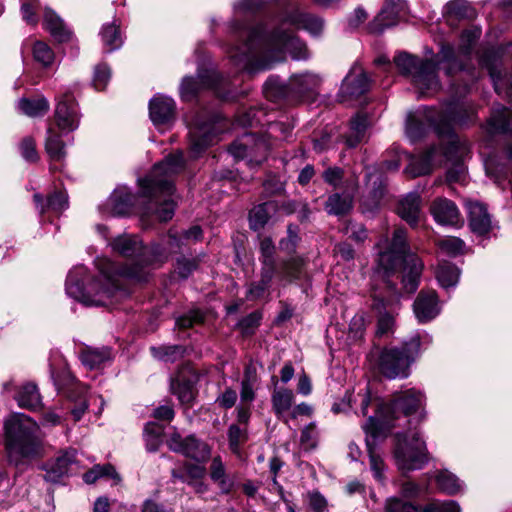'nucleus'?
Masks as SVG:
<instances>
[{
  "mask_svg": "<svg viewBox=\"0 0 512 512\" xmlns=\"http://www.w3.org/2000/svg\"><path fill=\"white\" fill-rule=\"evenodd\" d=\"M290 25L304 29L313 36L322 33L324 23L321 18L305 13L298 8L287 11L277 27L268 28L259 23L249 29L233 23L232 29L246 39L240 45L229 50L233 64L242 71L257 73L271 69L275 64L286 60L287 54L294 60L309 58L307 46L293 31L286 29Z\"/></svg>",
  "mask_w": 512,
  "mask_h": 512,
  "instance_id": "nucleus-1",
  "label": "nucleus"
},
{
  "mask_svg": "<svg viewBox=\"0 0 512 512\" xmlns=\"http://www.w3.org/2000/svg\"><path fill=\"white\" fill-rule=\"evenodd\" d=\"M112 250L119 255L130 257H145L131 267L118 269L115 264L107 258L96 260L99 270L98 278H90L87 269L82 266H75L68 274L66 280L67 294L83 303L86 306H106L112 302V298L121 287L120 279L130 278L137 281L146 279L148 272L144 269L143 263H147L146 257L150 254L154 262H163L166 254L158 244H154L149 250L145 249L142 241L136 235L123 234L109 242Z\"/></svg>",
  "mask_w": 512,
  "mask_h": 512,
  "instance_id": "nucleus-2",
  "label": "nucleus"
},
{
  "mask_svg": "<svg viewBox=\"0 0 512 512\" xmlns=\"http://www.w3.org/2000/svg\"><path fill=\"white\" fill-rule=\"evenodd\" d=\"M357 397L360 401L361 415L367 417L362 427L374 439L379 437L383 430L394 427V421L401 415L406 417L416 412L425 401L422 392L415 389L396 393L390 404H384L380 398L372 395L368 387L359 392Z\"/></svg>",
  "mask_w": 512,
  "mask_h": 512,
  "instance_id": "nucleus-3",
  "label": "nucleus"
},
{
  "mask_svg": "<svg viewBox=\"0 0 512 512\" xmlns=\"http://www.w3.org/2000/svg\"><path fill=\"white\" fill-rule=\"evenodd\" d=\"M183 167V153L176 151L156 164L147 178L139 180L142 193L150 198L143 216L155 214L156 218L163 222L172 219L175 204L168 198L174 191L170 177L180 172Z\"/></svg>",
  "mask_w": 512,
  "mask_h": 512,
  "instance_id": "nucleus-4",
  "label": "nucleus"
},
{
  "mask_svg": "<svg viewBox=\"0 0 512 512\" xmlns=\"http://www.w3.org/2000/svg\"><path fill=\"white\" fill-rule=\"evenodd\" d=\"M376 247L378 249L377 273L382 271L384 275H388L403 265V288L407 293H414L419 285L423 263L416 254L409 251L405 229H395L391 241L384 238L376 244Z\"/></svg>",
  "mask_w": 512,
  "mask_h": 512,
  "instance_id": "nucleus-5",
  "label": "nucleus"
},
{
  "mask_svg": "<svg viewBox=\"0 0 512 512\" xmlns=\"http://www.w3.org/2000/svg\"><path fill=\"white\" fill-rule=\"evenodd\" d=\"M397 68L402 74L411 77L413 85L422 95L436 92L440 83L437 77V66L446 64L448 75L460 70L455 50L450 45H443L435 56V59H420L407 53H400L394 58Z\"/></svg>",
  "mask_w": 512,
  "mask_h": 512,
  "instance_id": "nucleus-6",
  "label": "nucleus"
},
{
  "mask_svg": "<svg viewBox=\"0 0 512 512\" xmlns=\"http://www.w3.org/2000/svg\"><path fill=\"white\" fill-rule=\"evenodd\" d=\"M5 449L9 462L16 467L40 457L43 452L39 425L25 414H15L5 421Z\"/></svg>",
  "mask_w": 512,
  "mask_h": 512,
  "instance_id": "nucleus-7",
  "label": "nucleus"
},
{
  "mask_svg": "<svg viewBox=\"0 0 512 512\" xmlns=\"http://www.w3.org/2000/svg\"><path fill=\"white\" fill-rule=\"evenodd\" d=\"M468 152L466 143L461 142L454 133L440 147H433L418 158H413L405 171L411 177L429 174L434 167L444 161L453 162V166L447 171L448 182H462L466 177V168L460 160Z\"/></svg>",
  "mask_w": 512,
  "mask_h": 512,
  "instance_id": "nucleus-8",
  "label": "nucleus"
},
{
  "mask_svg": "<svg viewBox=\"0 0 512 512\" xmlns=\"http://www.w3.org/2000/svg\"><path fill=\"white\" fill-rule=\"evenodd\" d=\"M474 115V109L464 104L451 103L441 111L435 109H424L415 114H409L406 123V133L411 140L420 138L426 127L431 126L441 137V144L453 135V124H464Z\"/></svg>",
  "mask_w": 512,
  "mask_h": 512,
  "instance_id": "nucleus-9",
  "label": "nucleus"
},
{
  "mask_svg": "<svg viewBox=\"0 0 512 512\" xmlns=\"http://www.w3.org/2000/svg\"><path fill=\"white\" fill-rule=\"evenodd\" d=\"M422 338L416 333L401 347H376L369 357L375 368L388 379H404L410 375V367L420 354Z\"/></svg>",
  "mask_w": 512,
  "mask_h": 512,
  "instance_id": "nucleus-10",
  "label": "nucleus"
},
{
  "mask_svg": "<svg viewBox=\"0 0 512 512\" xmlns=\"http://www.w3.org/2000/svg\"><path fill=\"white\" fill-rule=\"evenodd\" d=\"M393 457L403 474L419 470L428 462L426 443L417 431L397 433Z\"/></svg>",
  "mask_w": 512,
  "mask_h": 512,
  "instance_id": "nucleus-11",
  "label": "nucleus"
},
{
  "mask_svg": "<svg viewBox=\"0 0 512 512\" xmlns=\"http://www.w3.org/2000/svg\"><path fill=\"white\" fill-rule=\"evenodd\" d=\"M222 131V125L214 118L204 119L197 115L189 123L190 152L198 157L208 146L216 141Z\"/></svg>",
  "mask_w": 512,
  "mask_h": 512,
  "instance_id": "nucleus-12",
  "label": "nucleus"
},
{
  "mask_svg": "<svg viewBox=\"0 0 512 512\" xmlns=\"http://www.w3.org/2000/svg\"><path fill=\"white\" fill-rule=\"evenodd\" d=\"M167 445L172 451L199 463L206 462L211 455V448L205 442L192 435L182 438L178 433H174L167 440Z\"/></svg>",
  "mask_w": 512,
  "mask_h": 512,
  "instance_id": "nucleus-13",
  "label": "nucleus"
},
{
  "mask_svg": "<svg viewBox=\"0 0 512 512\" xmlns=\"http://www.w3.org/2000/svg\"><path fill=\"white\" fill-rule=\"evenodd\" d=\"M406 13L405 0H386L380 13L369 24V31L373 34H381L386 28L396 25Z\"/></svg>",
  "mask_w": 512,
  "mask_h": 512,
  "instance_id": "nucleus-14",
  "label": "nucleus"
},
{
  "mask_svg": "<svg viewBox=\"0 0 512 512\" xmlns=\"http://www.w3.org/2000/svg\"><path fill=\"white\" fill-rule=\"evenodd\" d=\"M371 80L360 65H353L341 85V95L357 98L370 88Z\"/></svg>",
  "mask_w": 512,
  "mask_h": 512,
  "instance_id": "nucleus-15",
  "label": "nucleus"
},
{
  "mask_svg": "<svg viewBox=\"0 0 512 512\" xmlns=\"http://www.w3.org/2000/svg\"><path fill=\"white\" fill-rule=\"evenodd\" d=\"M430 212L440 225L457 227L463 223L458 207L447 198H436L431 203Z\"/></svg>",
  "mask_w": 512,
  "mask_h": 512,
  "instance_id": "nucleus-16",
  "label": "nucleus"
},
{
  "mask_svg": "<svg viewBox=\"0 0 512 512\" xmlns=\"http://www.w3.org/2000/svg\"><path fill=\"white\" fill-rule=\"evenodd\" d=\"M57 126L63 131H73L79 125L78 107L71 95H64L55 110Z\"/></svg>",
  "mask_w": 512,
  "mask_h": 512,
  "instance_id": "nucleus-17",
  "label": "nucleus"
},
{
  "mask_svg": "<svg viewBox=\"0 0 512 512\" xmlns=\"http://www.w3.org/2000/svg\"><path fill=\"white\" fill-rule=\"evenodd\" d=\"M413 309L417 320L426 323L439 315L441 308L435 291H421L414 301Z\"/></svg>",
  "mask_w": 512,
  "mask_h": 512,
  "instance_id": "nucleus-18",
  "label": "nucleus"
},
{
  "mask_svg": "<svg viewBox=\"0 0 512 512\" xmlns=\"http://www.w3.org/2000/svg\"><path fill=\"white\" fill-rule=\"evenodd\" d=\"M149 115L156 126L169 124L175 115L174 100L165 95H155L149 102Z\"/></svg>",
  "mask_w": 512,
  "mask_h": 512,
  "instance_id": "nucleus-19",
  "label": "nucleus"
},
{
  "mask_svg": "<svg viewBox=\"0 0 512 512\" xmlns=\"http://www.w3.org/2000/svg\"><path fill=\"white\" fill-rule=\"evenodd\" d=\"M468 220L471 230L478 235H485L491 229V218L486 207L477 201H466Z\"/></svg>",
  "mask_w": 512,
  "mask_h": 512,
  "instance_id": "nucleus-20",
  "label": "nucleus"
},
{
  "mask_svg": "<svg viewBox=\"0 0 512 512\" xmlns=\"http://www.w3.org/2000/svg\"><path fill=\"white\" fill-rule=\"evenodd\" d=\"M481 61L489 71L495 91L498 94H505L509 99V102L512 103V76L508 77L507 75H502V71L500 69L501 64H498L497 60L490 63L489 57L485 56Z\"/></svg>",
  "mask_w": 512,
  "mask_h": 512,
  "instance_id": "nucleus-21",
  "label": "nucleus"
},
{
  "mask_svg": "<svg viewBox=\"0 0 512 512\" xmlns=\"http://www.w3.org/2000/svg\"><path fill=\"white\" fill-rule=\"evenodd\" d=\"M43 26L58 42H67L72 37L71 30L66 26L59 15L50 8H45Z\"/></svg>",
  "mask_w": 512,
  "mask_h": 512,
  "instance_id": "nucleus-22",
  "label": "nucleus"
},
{
  "mask_svg": "<svg viewBox=\"0 0 512 512\" xmlns=\"http://www.w3.org/2000/svg\"><path fill=\"white\" fill-rule=\"evenodd\" d=\"M134 196L126 187H119L113 191L107 200L108 213L113 216H123L130 212Z\"/></svg>",
  "mask_w": 512,
  "mask_h": 512,
  "instance_id": "nucleus-23",
  "label": "nucleus"
},
{
  "mask_svg": "<svg viewBox=\"0 0 512 512\" xmlns=\"http://www.w3.org/2000/svg\"><path fill=\"white\" fill-rule=\"evenodd\" d=\"M398 215L411 226H415L421 215V197L417 193H409L400 200Z\"/></svg>",
  "mask_w": 512,
  "mask_h": 512,
  "instance_id": "nucleus-24",
  "label": "nucleus"
},
{
  "mask_svg": "<svg viewBox=\"0 0 512 512\" xmlns=\"http://www.w3.org/2000/svg\"><path fill=\"white\" fill-rule=\"evenodd\" d=\"M305 261L302 257H291L276 266V281L279 283H290L301 277Z\"/></svg>",
  "mask_w": 512,
  "mask_h": 512,
  "instance_id": "nucleus-25",
  "label": "nucleus"
},
{
  "mask_svg": "<svg viewBox=\"0 0 512 512\" xmlns=\"http://www.w3.org/2000/svg\"><path fill=\"white\" fill-rule=\"evenodd\" d=\"M321 83V78L314 73L305 72L294 74L289 79V88L297 94L315 92Z\"/></svg>",
  "mask_w": 512,
  "mask_h": 512,
  "instance_id": "nucleus-26",
  "label": "nucleus"
},
{
  "mask_svg": "<svg viewBox=\"0 0 512 512\" xmlns=\"http://www.w3.org/2000/svg\"><path fill=\"white\" fill-rule=\"evenodd\" d=\"M202 237V229L199 226H193L187 231L179 233L175 229H170L168 232V252L162 251L167 255L168 253L176 252L182 245L187 244L189 241H197Z\"/></svg>",
  "mask_w": 512,
  "mask_h": 512,
  "instance_id": "nucleus-27",
  "label": "nucleus"
},
{
  "mask_svg": "<svg viewBox=\"0 0 512 512\" xmlns=\"http://www.w3.org/2000/svg\"><path fill=\"white\" fill-rule=\"evenodd\" d=\"M210 478L223 494L230 493L234 487V480L227 474L225 465L219 456L214 457L211 462Z\"/></svg>",
  "mask_w": 512,
  "mask_h": 512,
  "instance_id": "nucleus-28",
  "label": "nucleus"
},
{
  "mask_svg": "<svg viewBox=\"0 0 512 512\" xmlns=\"http://www.w3.org/2000/svg\"><path fill=\"white\" fill-rule=\"evenodd\" d=\"M214 73L207 75L201 73L197 78L186 76L183 78L180 85V94L184 100L193 98L201 87H213L215 82L212 79Z\"/></svg>",
  "mask_w": 512,
  "mask_h": 512,
  "instance_id": "nucleus-29",
  "label": "nucleus"
},
{
  "mask_svg": "<svg viewBox=\"0 0 512 512\" xmlns=\"http://www.w3.org/2000/svg\"><path fill=\"white\" fill-rule=\"evenodd\" d=\"M276 277V270L260 269V279L252 282L247 289V298L257 300L263 298L269 291L272 282Z\"/></svg>",
  "mask_w": 512,
  "mask_h": 512,
  "instance_id": "nucleus-30",
  "label": "nucleus"
},
{
  "mask_svg": "<svg viewBox=\"0 0 512 512\" xmlns=\"http://www.w3.org/2000/svg\"><path fill=\"white\" fill-rule=\"evenodd\" d=\"M171 391L182 404H189L194 399V381L179 373L171 380Z\"/></svg>",
  "mask_w": 512,
  "mask_h": 512,
  "instance_id": "nucleus-31",
  "label": "nucleus"
},
{
  "mask_svg": "<svg viewBox=\"0 0 512 512\" xmlns=\"http://www.w3.org/2000/svg\"><path fill=\"white\" fill-rule=\"evenodd\" d=\"M34 201L40 213L46 210L60 213L68 207L67 195L64 192H55L50 195L46 201L43 200L40 194H35Z\"/></svg>",
  "mask_w": 512,
  "mask_h": 512,
  "instance_id": "nucleus-32",
  "label": "nucleus"
},
{
  "mask_svg": "<svg viewBox=\"0 0 512 512\" xmlns=\"http://www.w3.org/2000/svg\"><path fill=\"white\" fill-rule=\"evenodd\" d=\"M275 209L276 205L273 202L262 203L254 207L249 215L251 229L255 231L262 229L269 221Z\"/></svg>",
  "mask_w": 512,
  "mask_h": 512,
  "instance_id": "nucleus-33",
  "label": "nucleus"
},
{
  "mask_svg": "<svg viewBox=\"0 0 512 512\" xmlns=\"http://www.w3.org/2000/svg\"><path fill=\"white\" fill-rule=\"evenodd\" d=\"M20 407L37 409L41 405V397L35 384L23 385L15 397Z\"/></svg>",
  "mask_w": 512,
  "mask_h": 512,
  "instance_id": "nucleus-34",
  "label": "nucleus"
},
{
  "mask_svg": "<svg viewBox=\"0 0 512 512\" xmlns=\"http://www.w3.org/2000/svg\"><path fill=\"white\" fill-rule=\"evenodd\" d=\"M492 132L512 133V113L509 109L501 107L493 111L489 120Z\"/></svg>",
  "mask_w": 512,
  "mask_h": 512,
  "instance_id": "nucleus-35",
  "label": "nucleus"
},
{
  "mask_svg": "<svg viewBox=\"0 0 512 512\" xmlns=\"http://www.w3.org/2000/svg\"><path fill=\"white\" fill-rule=\"evenodd\" d=\"M352 209V198L339 193L332 194L325 203V210L330 215L343 216Z\"/></svg>",
  "mask_w": 512,
  "mask_h": 512,
  "instance_id": "nucleus-36",
  "label": "nucleus"
},
{
  "mask_svg": "<svg viewBox=\"0 0 512 512\" xmlns=\"http://www.w3.org/2000/svg\"><path fill=\"white\" fill-rule=\"evenodd\" d=\"M18 109L29 117H39L48 112L49 103L44 97L35 99L23 98L18 102Z\"/></svg>",
  "mask_w": 512,
  "mask_h": 512,
  "instance_id": "nucleus-37",
  "label": "nucleus"
},
{
  "mask_svg": "<svg viewBox=\"0 0 512 512\" xmlns=\"http://www.w3.org/2000/svg\"><path fill=\"white\" fill-rule=\"evenodd\" d=\"M459 269L450 263H441L436 270V278L441 287L448 289L457 285L459 281Z\"/></svg>",
  "mask_w": 512,
  "mask_h": 512,
  "instance_id": "nucleus-38",
  "label": "nucleus"
},
{
  "mask_svg": "<svg viewBox=\"0 0 512 512\" xmlns=\"http://www.w3.org/2000/svg\"><path fill=\"white\" fill-rule=\"evenodd\" d=\"M45 147L52 161L60 162L66 157L65 145L60 135L51 128L47 131Z\"/></svg>",
  "mask_w": 512,
  "mask_h": 512,
  "instance_id": "nucleus-39",
  "label": "nucleus"
},
{
  "mask_svg": "<svg viewBox=\"0 0 512 512\" xmlns=\"http://www.w3.org/2000/svg\"><path fill=\"white\" fill-rule=\"evenodd\" d=\"M109 477L118 484L121 480L119 474L111 464L95 465L92 469L83 475V480L87 484L95 483L99 478Z\"/></svg>",
  "mask_w": 512,
  "mask_h": 512,
  "instance_id": "nucleus-40",
  "label": "nucleus"
},
{
  "mask_svg": "<svg viewBox=\"0 0 512 512\" xmlns=\"http://www.w3.org/2000/svg\"><path fill=\"white\" fill-rule=\"evenodd\" d=\"M100 35L108 52H112L121 47L122 38L119 26L116 25V23L103 25Z\"/></svg>",
  "mask_w": 512,
  "mask_h": 512,
  "instance_id": "nucleus-41",
  "label": "nucleus"
},
{
  "mask_svg": "<svg viewBox=\"0 0 512 512\" xmlns=\"http://www.w3.org/2000/svg\"><path fill=\"white\" fill-rule=\"evenodd\" d=\"M81 362L89 369L98 368L101 364L110 358V350L104 349H86L81 353Z\"/></svg>",
  "mask_w": 512,
  "mask_h": 512,
  "instance_id": "nucleus-42",
  "label": "nucleus"
},
{
  "mask_svg": "<svg viewBox=\"0 0 512 512\" xmlns=\"http://www.w3.org/2000/svg\"><path fill=\"white\" fill-rule=\"evenodd\" d=\"M436 482L439 489L449 495L456 494L462 489V482L447 470L440 471L437 474Z\"/></svg>",
  "mask_w": 512,
  "mask_h": 512,
  "instance_id": "nucleus-43",
  "label": "nucleus"
},
{
  "mask_svg": "<svg viewBox=\"0 0 512 512\" xmlns=\"http://www.w3.org/2000/svg\"><path fill=\"white\" fill-rule=\"evenodd\" d=\"M260 263L261 268L276 270L275 245L271 238L264 237L260 240Z\"/></svg>",
  "mask_w": 512,
  "mask_h": 512,
  "instance_id": "nucleus-44",
  "label": "nucleus"
},
{
  "mask_svg": "<svg viewBox=\"0 0 512 512\" xmlns=\"http://www.w3.org/2000/svg\"><path fill=\"white\" fill-rule=\"evenodd\" d=\"M74 465L75 452L66 451L55 459L54 463L51 466V472L56 477H62L70 473L73 470Z\"/></svg>",
  "mask_w": 512,
  "mask_h": 512,
  "instance_id": "nucleus-45",
  "label": "nucleus"
},
{
  "mask_svg": "<svg viewBox=\"0 0 512 512\" xmlns=\"http://www.w3.org/2000/svg\"><path fill=\"white\" fill-rule=\"evenodd\" d=\"M32 52L34 60L44 68L52 66L55 61V54L53 50L43 41H36L33 45Z\"/></svg>",
  "mask_w": 512,
  "mask_h": 512,
  "instance_id": "nucleus-46",
  "label": "nucleus"
},
{
  "mask_svg": "<svg viewBox=\"0 0 512 512\" xmlns=\"http://www.w3.org/2000/svg\"><path fill=\"white\" fill-rule=\"evenodd\" d=\"M367 127V119L364 116H356L351 120L350 129L352 133L356 134V138H352L351 136H346L345 143L348 147L353 148L356 147L359 143H361L365 137V131Z\"/></svg>",
  "mask_w": 512,
  "mask_h": 512,
  "instance_id": "nucleus-47",
  "label": "nucleus"
},
{
  "mask_svg": "<svg viewBox=\"0 0 512 512\" xmlns=\"http://www.w3.org/2000/svg\"><path fill=\"white\" fill-rule=\"evenodd\" d=\"M153 356L161 361L174 362L184 354V348L179 345L152 347Z\"/></svg>",
  "mask_w": 512,
  "mask_h": 512,
  "instance_id": "nucleus-48",
  "label": "nucleus"
},
{
  "mask_svg": "<svg viewBox=\"0 0 512 512\" xmlns=\"http://www.w3.org/2000/svg\"><path fill=\"white\" fill-rule=\"evenodd\" d=\"M437 245L441 253L450 257L462 254L465 247L464 242L460 238L453 236L440 239Z\"/></svg>",
  "mask_w": 512,
  "mask_h": 512,
  "instance_id": "nucleus-49",
  "label": "nucleus"
},
{
  "mask_svg": "<svg viewBox=\"0 0 512 512\" xmlns=\"http://www.w3.org/2000/svg\"><path fill=\"white\" fill-rule=\"evenodd\" d=\"M162 427L157 423L151 422L145 426L144 438L147 450L150 452L156 451L161 444Z\"/></svg>",
  "mask_w": 512,
  "mask_h": 512,
  "instance_id": "nucleus-50",
  "label": "nucleus"
},
{
  "mask_svg": "<svg viewBox=\"0 0 512 512\" xmlns=\"http://www.w3.org/2000/svg\"><path fill=\"white\" fill-rule=\"evenodd\" d=\"M294 395L292 391L282 389L275 391L272 395L273 408L277 414H282L289 410L293 403Z\"/></svg>",
  "mask_w": 512,
  "mask_h": 512,
  "instance_id": "nucleus-51",
  "label": "nucleus"
},
{
  "mask_svg": "<svg viewBox=\"0 0 512 512\" xmlns=\"http://www.w3.org/2000/svg\"><path fill=\"white\" fill-rule=\"evenodd\" d=\"M254 141V135L246 134L242 139L231 144L229 152L237 159H243L251 156L253 149L249 147V144Z\"/></svg>",
  "mask_w": 512,
  "mask_h": 512,
  "instance_id": "nucleus-52",
  "label": "nucleus"
},
{
  "mask_svg": "<svg viewBox=\"0 0 512 512\" xmlns=\"http://www.w3.org/2000/svg\"><path fill=\"white\" fill-rule=\"evenodd\" d=\"M368 452H369V459H370V468L374 474V477L378 481L384 480V470H385V464L384 461L379 453H377L375 447L373 444L367 439L366 440Z\"/></svg>",
  "mask_w": 512,
  "mask_h": 512,
  "instance_id": "nucleus-53",
  "label": "nucleus"
},
{
  "mask_svg": "<svg viewBox=\"0 0 512 512\" xmlns=\"http://www.w3.org/2000/svg\"><path fill=\"white\" fill-rule=\"evenodd\" d=\"M446 11L456 18H472L474 10L466 0H452L446 4Z\"/></svg>",
  "mask_w": 512,
  "mask_h": 512,
  "instance_id": "nucleus-54",
  "label": "nucleus"
},
{
  "mask_svg": "<svg viewBox=\"0 0 512 512\" xmlns=\"http://www.w3.org/2000/svg\"><path fill=\"white\" fill-rule=\"evenodd\" d=\"M318 443V431L315 423L305 426L301 432L300 444L305 451H311L316 448Z\"/></svg>",
  "mask_w": 512,
  "mask_h": 512,
  "instance_id": "nucleus-55",
  "label": "nucleus"
},
{
  "mask_svg": "<svg viewBox=\"0 0 512 512\" xmlns=\"http://www.w3.org/2000/svg\"><path fill=\"white\" fill-rule=\"evenodd\" d=\"M480 35L481 30L476 27L463 31L460 38L459 53L468 54Z\"/></svg>",
  "mask_w": 512,
  "mask_h": 512,
  "instance_id": "nucleus-56",
  "label": "nucleus"
},
{
  "mask_svg": "<svg viewBox=\"0 0 512 512\" xmlns=\"http://www.w3.org/2000/svg\"><path fill=\"white\" fill-rule=\"evenodd\" d=\"M298 241V228L293 225H289L287 228V237L283 238L279 242V248L288 254H292L296 251Z\"/></svg>",
  "mask_w": 512,
  "mask_h": 512,
  "instance_id": "nucleus-57",
  "label": "nucleus"
},
{
  "mask_svg": "<svg viewBox=\"0 0 512 512\" xmlns=\"http://www.w3.org/2000/svg\"><path fill=\"white\" fill-rule=\"evenodd\" d=\"M39 6L38 0L23 1L21 5V14L23 20L30 25H36L38 23V17L36 15V9Z\"/></svg>",
  "mask_w": 512,
  "mask_h": 512,
  "instance_id": "nucleus-58",
  "label": "nucleus"
},
{
  "mask_svg": "<svg viewBox=\"0 0 512 512\" xmlns=\"http://www.w3.org/2000/svg\"><path fill=\"white\" fill-rule=\"evenodd\" d=\"M111 77L110 68L105 64H100L95 68L93 85L97 90H104Z\"/></svg>",
  "mask_w": 512,
  "mask_h": 512,
  "instance_id": "nucleus-59",
  "label": "nucleus"
},
{
  "mask_svg": "<svg viewBox=\"0 0 512 512\" xmlns=\"http://www.w3.org/2000/svg\"><path fill=\"white\" fill-rule=\"evenodd\" d=\"M421 512H461V508L455 501H433L422 509Z\"/></svg>",
  "mask_w": 512,
  "mask_h": 512,
  "instance_id": "nucleus-60",
  "label": "nucleus"
},
{
  "mask_svg": "<svg viewBox=\"0 0 512 512\" xmlns=\"http://www.w3.org/2000/svg\"><path fill=\"white\" fill-rule=\"evenodd\" d=\"M264 5V0H238L234 5L235 14L240 16L245 13H252Z\"/></svg>",
  "mask_w": 512,
  "mask_h": 512,
  "instance_id": "nucleus-61",
  "label": "nucleus"
},
{
  "mask_svg": "<svg viewBox=\"0 0 512 512\" xmlns=\"http://www.w3.org/2000/svg\"><path fill=\"white\" fill-rule=\"evenodd\" d=\"M20 151L22 157L28 162L34 163L39 159L35 141L30 137L23 139L20 144Z\"/></svg>",
  "mask_w": 512,
  "mask_h": 512,
  "instance_id": "nucleus-62",
  "label": "nucleus"
},
{
  "mask_svg": "<svg viewBox=\"0 0 512 512\" xmlns=\"http://www.w3.org/2000/svg\"><path fill=\"white\" fill-rule=\"evenodd\" d=\"M386 512H421L411 503L404 502L398 498H391L386 503Z\"/></svg>",
  "mask_w": 512,
  "mask_h": 512,
  "instance_id": "nucleus-63",
  "label": "nucleus"
},
{
  "mask_svg": "<svg viewBox=\"0 0 512 512\" xmlns=\"http://www.w3.org/2000/svg\"><path fill=\"white\" fill-rule=\"evenodd\" d=\"M229 446L234 453L239 452L240 444L245 440L246 436L243 430L237 425H231L228 430Z\"/></svg>",
  "mask_w": 512,
  "mask_h": 512,
  "instance_id": "nucleus-64",
  "label": "nucleus"
}]
</instances>
